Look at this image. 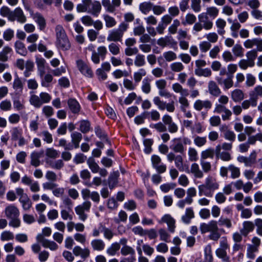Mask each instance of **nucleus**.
I'll list each match as a JSON object with an SVG mask.
<instances>
[{"mask_svg":"<svg viewBox=\"0 0 262 262\" xmlns=\"http://www.w3.org/2000/svg\"><path fill=\"white\" fill-rule=\"evenodd\" d=\"M119 173L118 172H114L111 173L108 179V184L109 188L111 189H113L118 183V177Z\"/></svg>","mask_w":262,"mask_h":262,"instance_id":"c85d7f7f","label":"nucleus"},{"mask_svg":"<svg viewBox=\"0 0 262 262\" xmlns=\"http://www.w3.org/2000/svg\"><path fill=\"white\" fill-rule=\"evenodd\" d=\"M205 258L203 262H212L213 256L212 254L211 247L210 245H207L204 249Z\"/></svg>","mask_w":262,"mask_h":262,"instance_id":"c9c22d12","label":"nucleus"},{"mask_svg":"<svg viewBox=\"0 0 262 262\" xmlns=\"http://www.w3.org/2000/svg\"><path fill=\"white\" fill-rule=\"evenodd\" d=\"M120 249V245L118 243H114L111 245V246L108 247L107 249L106 252L109 255L111 256H115L117 252Z\"/></svg>","mask_w":262,"mask_h":262,"instance_id":"bb28decb","label":"nucleus"},{"mask_svg":"<svg viewBox=\"0 0 262 262\" xmlns=\"http://www.w3.org/2000/svg\"><path fill=\"white\" fill-rule=\"evenodd\" d=\"M128 28V25L124 22L121 23L117 29L109 31L106 37L108 42H120L122 40L124 34Z\"/></svg>","mask_w":262,"mask_h":262,"instance_id":"7ed1b4c3","label":"nucleus"},{"mask_svg":"<svg viewBox=\"0 0 262 262\" xmlns=\"http://www.w3.org/2000/svg\"><path fill=\"white\" fill-rule=\"evenodd\" d=\"M215 253L218 257L223 259L224 261H229V257L227 255L226 250L218 248L216 250Z\"/></svg>","mask_w":262,"mask_h":262,"instance_id":"bf43d9fd","label":"nucleus"},{"mask_svg":"<svg viewBox=\"0 0 262 262\" xmlns=\"http://www.w3.org/2000/svg\"><path fill=\"white\" fill-rule=\"evenodd\" d=\"M87 163L89 168L93 173L98 172L99 170V166L95 162L94 159L92 158H90L87 161Z\"/></svg>","mask_w":262,"mask_h":262,"instance_id":"a18cd8bd","label":"nucleus"},{"mask_svg":"<svg viewBox=\"0 0 262 262\" xmlns=\"http://www.w3.org/2000/svg\"><path fill=\"white\" fill-rule=\"evenodd\" d=\"M153 102L160 110L166 109L169 112H173L174 111L175 108L173 101L167 103L166 102L162 101L159 97L156 96L154 98Z\"/></svg>","mask_w":262,"mask_h":262,"instance_id":"423d86ee","label":"nucleus"},{"mask_svg":"<svg viewBox=\"0 0 262 262\" xmlns=\"http://www.w3.org/2000/svg\"><path fill=\"white\" fill-rule=\"evenodd\" d=\"M5 216L9 219L15 217H19V211L18 209L13 205H9L5 210Z\"/></svg>","mask_w":262,"mask_h":262,"instance_id":"f8f14e48","label":"nucleus"},{"mask_svg":"<svg viewBox=\"0 0 262 262\" xmlns=\"http://www.w3.org/2000/svg\"><path fill=\"white\" fill-rule=\"evenodd\" d=\"M214 155V150L212 148H209L205 150H204L201 153V160H205L207 158L212 159Z\"/></svg>","mask_w":262,"mask_h":262,"instance_id":"4d7b16f0","label":"nucleus"},{"mask_svg":"<svg viewBox=\"0 0 262 262\" xmlns=\"http://www.w3.org/2000/svg\"><path fill=\"white\" fill-rule=\"evenodd\" d=\"M257 53L255 49L252 50L247 52L246 57H247V60L251 62V66H254V60L257 57Z\"/></svg>","mask_w":262,"mask_h":262,"instance_id":"13d9d810","label":"nucleus"},{"mask_svg":"<svg viewBox=\"0 0 262 262\" xmlns=\"http://www.w3.org/2000/svg\"><path fill=\"white\" fill-rule=\"evenodd\" d=\"M256 152L254 150L248 157H247V167H251L256 162Z\"/></svg>","mask_w":262,"mask_h":262,"instance_id":"69168bd1","label":"nucleus"},{"mask_svg":"<svg viewBox=\"0 0 262 262\" xmlns=\"http://www.w3.org/2000/svg\"><path fill=\"white\" fill-rule=\"evenodd\" d=\"M254 228V224L250 221H245L243 223V228L240 230L244 236H247Z\"/></svg>","mask_w":262,"mask_h":262,"instance_id":"393cba45","label":"nucleus"},{"mask_svg":"<svg viewBox=\"0 0 262 262\" xmlns=\"http://www.w3.org/2000/svg\"><path fill=\"white\" fill-rule=\"evenodd\" d=\"M14 47L15 52L17 54L23 56H26L27 55V50L26 48L25 44L21 41L16 40L14 42Z\"/></svg>","mask_w":262,"mask_h":262,"instance_id":"f3484780","label":"nucleus"},{"mask_svg":"<svg viewBox=\"0 0 262 262\" xmlns=\"http://www.w3.org/2000/svg\"><path fill=\"white\" fill-rule=\"evenodd\" d=\"M100 229L101 232L103 233L104 237L106 239L108 240H111L113 238L114 236V233L111 229L106 228L104 225L103 226V227H101Z\"/></svg>","mask_w":262,"mask_h":262,"instance_id":"052dcab7","label":"nucleus"},{"mask_svg":"<svg viewBox=\"0 0 262 262\" xmlns=\"http://www.w3.org/2000/svg\"><path fill=\"white\" fill-rule=\"evenodd\" d=\"M146 63L145 56L141 54H137L134 60V64L137 67H141Z\"/></svg>","mask_w":262,"mask_h":262,"instance_id":"e433bc0d","label":"nucleus"},{"mask_svg":"<svg viewBox=\"0 0 262 262\" xmlns=\"http://www.w3.org/2000/svg\"><path fill=\"white\" fill-rule=\"evenodd\" d=\"M196 20V17L195 16L191 13H188L187 14L185 18L183 19L182 21V24L184 25H192L193 24Z\"/></svg>","mask_w":262,"mask_h":262,"instance_id":"8fccbe9b","label":"nucleus"},{"mask_svg":"<svg viewBox=\"0 0 262 262\" xmlns=\"http://www.w3.org/2000/svg\"><path fill=\"white\" fill-rule=\"evenodd\" d=\"M77 66L80 72L84 76L92 78L93 76V71L90 67H89L82 60L77 61Z\"/></svg>","mask_w":262,"mask_h":262,"instance_id":"1a4fd4ad","label":"nucleus"},{"mask_svg":"<svg viewBox=\"0 0 262 262\" xmlns=\"http://www.w3.org/2000/svg\"><path fill=\"white\" fill-rule=\"evenodd\" d=\"M194 217V212L193 210L189 208H187L184 215L182 217L183 221L186 223L188 224L190 223L191 219Z\"/></svg>","mask_w":262,"mask_h":262,"instance_id":"c03bdc74","label":"nucleus"},{"mask_svg":"<svg viewBox=\"0 0 262 262\" xmlns=\"http://www.w3.org/2000/svg\"><path fill=\"white\" fill-rule=\"evenodd\" d=\"M47 163L49 164L50 167L56 170L61 169L64 165L63 161L61 159L56 161H48Z\"/></svg>","mask_w":262,"mask_h":262,"instance_id":"72a5a7b5","label":"nucleus"},{"mask_svg":"<svg viewBox=\"0 0 262 262\" xmlns=\"http://www.w3.org/2000/svg\"><path fill=\"white\" fill-rule=\"evenodd\" d=\"M219 12V9L215 7H208L206 9V13H202L198 15L199 21L194 25L193 30L198 32L202 31L203 28L207 30L211 29L213 27V23L209 20L207 15L215 18L218 15Z\"/></svg>","mask_w":262,"mask_h":262,"instance_id":"f257e3e1","label":"nucleus"},{"mask_svg":"<svg viewBox=\"0 0 262 262\" xmlns=\"http://www.w3.org/2000/svg\"><path fill=\"white\" fill-rule=\"evenodd\" d=\"M173 39L171 36H165L164 37H161L157 40V44L164 48L169 45L173 43Z\"/></svg>","mask_w":262,"mask_h":262,"instance_id":"473e14b6","label":"nucleus"},{"mask_svg":"<svg viewBox=\"0 0 262 262\" xmlns=\"http://www.w3.org/2000/svg\"><path fill=\"white\" fill-rule=\"evenodd\" d=\"M24 84L21 78L16 74L12 83V88L16 94H20L24 89Z\"/></svg>","mask_w":262,"mask_h":262,"instance_id":"ddd939ff","label":"nucleus"},{"mask_svg":"<svg viewBox=\"0 0 262 262\" xmlns=\"http://www.w3.org/2000/svg\"><path fill=\"white\" fill-rule=\"evenodd\" d=\"M232 52L236 57H242L244 54V49L241 45L236 44L232 48Z\"/></svg>","mask_w":262,"mask_h":262,"instance_id":"0e129e2a","label":"nucleus"},{"mask_svg":"<svg viewBox=\"0 0 262 262\" xmlns=\"http://www.w3.org/2000/svg\"><path fill=\"white\" fill-rule=\"evenodd\" d=\"M217 224L220 226H225L227 228L232 227V222L230 219L224 217L223 216H221L217 222Z\"/></svg>","mask_w":262,"mask_h":262,"instance_id":"4c0bfd02","label":"nucleus"},{"mask_svg":"<svg viewBox=\"0 0 262 262\" xmlns=\"http://www.w3.org/2000/svg\"><path fill=\"white\" fill-rule=\"evenodd\" d=\"M190 171L196 178H202L203 177V172L200 170L199 166L197 163H194L191 165Z\"/></svg>","mask_w":262,"mask_h":262,"instance_id":"7c9ffc66","label":"nucleus"},{"mask_svg":"<svg viewBox=\"0 0 262 262\" xmlns=\"http://www.w3.org/2000/svg\"><path fill=\"white\" fill-rule=\"evenodd\" d=\"M41 84L43 87L48 88L50 86V83L52 81L53 78L50 74H47L40 78Z\"/></svg>","mask_w":262,"mask_h":262,"instance_id":"ea45409f","label":"nucleus"},{"mask_svg":"<svg viewBox=\"0 0 262 262\" xmlns=\"http://www.w3.org/2000/svg\"><path fill=\"white\" fill-rule=\"evenodd\" d=\"M219 187V184L215 179L209 176L206 178L205 183L199 186V194L200 196L211 197L212 196V192Z\"/></svg>","mask_w":262,"mask_h":262,"instance_id":"f03ea898","label":"nucleus"},{"mask_svg":"<svg viewBox=\"0 0 262 262\" xmlns=\"http://www.w3.org/2000/svg\"><path fill=\"white\" fill-rule=\"evenodd\" d=\"M91 207V203L86 201L82 204L75 207V210L76 214L79 216L80 220L84 222L88 218V214L85 212H89Z\"/></svg>","mask_w":262,"mask_h":262,"instance_id":"39448f33","label":"nucleus"},{"mask_svg":"<svg viewBox=\"0 0 262 262\" xmlns=\"http://www.w3.org/2000/svg\"><path fill=\"white\" fill-rule=\"evenodd\" d=\"M146 75V71L144 69H140L134 73V79L136 83H139L142 77Z\"/></svg>","mask_w":262,"mask_h":262,"instance_id":"79ce46f5","label":"nucleus"},{"mask_svg":"<svg viewBox=\"0 0 262 262\" xmlns=\"http://www.w3.org/2000/svg\"><path fill=\"white\" fill-rule=\"evenodd\" d=\"M102 5L105 9V10L107 12L114 13L116 10L112 6V2L110 0H102Z\"/></svg>","mask_w":262,"mask_h":262,"instance_id":"680f3d73","label":"nucleus"},{"mask_svg":"<svg viewBox=\"0 0 262 262\" xmlns=\"http://www.w3.org/2000/svg\"><path fill=\"white\" fill-rule=\"evenodd\" d=\"M12 11L8 7L4 6L0 9V14L3 17H7L8 19L10 21Z\"/></svg>","mask_w":262,"mask_h":262,"instance_id":"864d4df0","label":"nucleus"},{"mask_svg":"<svg viewBox=\"0 0 262 262\" xmlns=\"http://www.w3.org/2000/svg\"><path fill=\"white\" fill-rule=\"evenodd\" d=\"M231 97L234 102H239L244 99V93L240 89H235L231 92Z\"/></svg>","mask_w":262,"mask_h":262,"instance_id":"5701e85b","label":"nucleus"},{"mask_svg":"<svg viewBox=\"0 0 262 262\" xmlns=\"http://www.w3.org/2000/svg\"><path fill=\"white\" fill-rule=\"evenodd\" d=\"M15 20L20 24H24L27 21V17L20 7H17L12 11L11 17L10 18V21Z\"/></svg>","mask_w":262,"mask_h":262,"instance_id":"6e6552de","label":"nucleus"},{"mask_svg":"<svg viewBox=\"0 0 262 262\" xmlns=\"http://www.w3.org/2000/svg\"><path fill=\"white\" fill-rule=\"evenodd\" d=\"M249 95L252 98L255 99L257 102L258 97H262V86L260 85L256 86L253 91L250 92Z\"/></svg>","mask_w":262,"mask_h":262,"instance_id":"2f4dec72","label":"nucleus"},{"mask_svg":"<svg viewBox=\"0 0 262 262\" xmlns=\"http://www.w3.org/2000/svg\"><path fill=\"white\" fill-rule=\"evenodd\" d=\"M31 16L34 21L38 25L39 29L40 30H43L46 26V20L43 16L38 12L31 14Z\"/></svg>","mask_w":262,"mask_h":262,"instance_id":"2eb2a0df","label":"nucleus"},{"mask_svg":"<svg viewBox=\"0 0 262 262\" xmlns=\"http://www.w3.org/2000/svg\"><path fill=\"white\" fill-rule=\"evenodd\" d=\"M69 109L73 114H78L80 111V105L79 102L74 98H70L68 100Z\"/></svg>","mask_w":262,"mask_h":262,"instance_id":"a211bd4d","label":"nucleus"},{"mask_svg":"<svg viewBox=\"0 0 262 262\" xmlns=\"http://www.w3.org/2000/svg\"><path fill=\"white\" fill-rule=\"evenodd\" d=\"M55 32L56 39L67 36L64 29L61 25H58L56 26L55 28Z\"/></svg>","mask_w":262,"mask_h":262,"instance_id":"e2e57ef3","label":"nucleus"},{"mask_svg":"<svg viewBox=\"0 0 262 262\" xmlns=\"http://www.w3.org/2000/svg\"><path fill=\"white\" fill-rule=\"evenodd\" d=\"M91 246L94 251H101L104 249L105 244L101 239H94L91 241Z\"/></svg>","mask_w":262,"mask_h":262,"instance_id":"aec40b11","label":"nucleus"},{"mask_svg":"<svg viewBox=\"0 0 262 262\" xmlns=\"http://www.w3.org/2000/svg\"><path fill=\"white\" fill-rule=\"evenodd\" d=\"M91 128L90 122L88 120H81L80 121L79 130L82 133H86L88 132Z\"/></svg>","mask_w":262,"mask_h":262,"instance_id":"09e8293b","label":"nucleus"},{"mask_svg":"<svg viewBox=\"0 0 262 262\" xmlns=\"http://www.w3.org/2000/svg\"><path fill=\"white\" fill-rule=\"evenodd\" d=\"M39 136L42 138V140L47 143L50 144L53 142V137L51 133L47 130L41 132Z\"/></svg>","mask_w":262,"mask_h":262,"instance_id":"de8ad7c7","label":"nucleus"},{"mask_svg":"<svg viewBox=\"0 0 262 262\" xmlns=\"http://www.w3.org/2000/svg\"><path fill=\"white\" fill-rule=\"evenodd\" d=\"M255 107L257 105L256 99L250 97L249 100L244 101L242 103V107L245 110L248 109L250 106Z\"/></svg>","mask_w":262,"mask_h":262,"instance_id":"5fc2aeb1","label":"nucleus"},{"mask_svg":"<svg viewBox=\"0 0 262 262\" xmlns=\"http://www.w3.org/2000/svg\"><path fill=\"white\" fill-rule=\"evenodd\" d=\"M212 105L211 102L209 100H202L198 99L194 102L193 107L195 110L201 111L203 109L208 110L211 108Z\"/></svg>","mask_w":262,"mask_h":262,"instance_id":"9d476101","label":"nucleus"},{"mask_svg":"<svg viewBox=\"0 0 262 262\" xmlns=\"http://www.w3.org/2000/svg\"><path fill=\"white\" fill-rule=\"evenodd\" d=\"M215 25L218 29L217 33L219 34L223 35L225 33L224 28L226 26V21L222 18H218L215 21Z\"/></svg>","mask_w":262,"mask_h":262,"instance_id":"c756f323","label":"nucleus"},{"mask_svg":"<svg viewBox=\"0 0 262 262\" xmlns=\"http://www.w3.org/2000/svg\"><path fill=\"white\" fill-rule=\"evenodd\" d=\"M71 143L74 145V148L79 147V143L82 140V135L80 133L74 132L71 135Z\"/></svg>","mask_w":262,"mask_h":262,"instance_id":"b1692460","label":"nucleus"},{"mask_svg":"<svg viewBox=\"0 0 262 262\" xmlns=\"http://www.w3.org/2000/svg\"><path fill=\"white\" fill-rule=\"evenodd\" d=\"M56 45L58 49L63 51L68 50L71 47V44L67 36L56 39Z\"/></svg>","mask_w":262,"mask_h":262,"instance_id":"4468645a","label":"nucleus"},{"mask_svg":"<svg viewBox=\"0 0 262 262\" xmlns=\"http://www.w3.org/2000/svg\"><path fill=\"white\" fill-rule=\"evenodd\" d=\"M29 102L30 104L36 108L40 107L42 104L39 96L35 94L30 96Z\"/></svg>","mask_w":262,"mask_h":262,"instance_id":"58836bf2","label":"nucleus"},{"mask_svg":"<svg viewBox=\"0 0 262 262\" xmlns=\"http://www.w3.org/2000/svg\"><path fill=\"white\" fill-rule=\"evenodd\" d=\"M229 171L231 172V177L232 179H235L239 177L241 172L238 167L231 164L229 166Z\"/></svg>","mask_w":262,"mask_h":262,"instance_id":"37998d69","label":"nucleus"},{"mask_svg":"<svg viewBox=\"0 0 262 262\" xmlns=\"http://www.w3.org/2000/svg\"><path fill=\"white\" fill-rule=\"evenodd\" d=\"M42 153V152L38 151H33L31 153L30 155L31 164L32 166L37 167L40 165V158H41Z\"/></svg>","mask_w":262,"mask_h":262,"instance_id":"412c9836","label":"nucleus"},{"mask_svg":"<svg viewBox=\"0 0 262 262\" xmlns=\"http://www.w3.org/2000/svg\"><path fill=\"white\" fill-rule=\"evenodd\" d=\"M208 90L209 93L215 97L219 96L221 93L220 89L219 88L216 83L213 81H210L209 82Z\"/></svg>","mask_w":262,"mask_h":262,"instance_id":"4be33fe9","label":"nucleus"},{"mask_svg":"<svg viewBox=\"0 0 262 262\" xmlns=\"http://www.w3.org/2000/svg\"><path fill=\"white\" fill-rule=\"evenodd\" d=\"M258 141L262 142V133H258L255 135L248 137L247 141L239 145V149L241 152H247L250 148V145H254Z\"/></svg>","mask_w":262,"mask_h":262,"instance_id":"20e7f679","label":"nucleus"},{"mask_svg":"<svg viewBox=\"0 0 262 262\" xmlns=\"http://www.w3.org/2000/svg\"><path fill=\"white\" fill-rule=\"evenodd\" d=\"M11 140L16 141L22 136V130L17 127H13L11 130Z\"/></svg>","mask_w":262,"mask_h":262,"instance_id":"6e6d98bb","label":"nucleus"},{"mask_svg":"<svg viewBox=\"0 0 262 262\" xmlns=\"http://www.w3.org/2000/svg\"><path fill=\"white\" fill-rule=\"evenodd\" d=\"M46 155L47 157L53 159H56L59 156V152L53 148H47Z\"/></svg>","mask_w":262,"mask_h":262,"instance_id":"338daca9","label":"nucleus"},{"mask_svg":"<svg viewBox=\"0 0 262 262\" xmlns=\"http://www.w3.org/2000/svg\"><path fill=\"white\" fill-rule=\"evenodd\" d=\"M103 18L105 21V27L107 28H113L117 24L115 19L108 14L103 15Z\"/></svg>","mask_w":262,"mask_h":262,"instance_id":"cd10ccee","label":"nucleus"},{"mask_svg":"<svg viewBox=\"0 0 262 262\" xmlns=\"http://www.w3.org/2000/svg\"><path fill=\"white\" fill-rule=\"evenodd\" d=\"M194 72L199 76L209 77L211 75V71L209 68H196Z\"/></svg>","mask_w":262,"mask_h":262,"instance_id":"a19ab883","label":"nucleus"},{"mask_svg":"<svg viewBox=\"0 0 262 262\" xmlns=\"http://www.w3.org/2000/svg\"><path fill=\"white\" fill-rule=\"evenodd\" d=\"M165 223L167 224L168 229L170 232H173L175 228V221L174 220L169 214H166L164 215L161 220L159 221V223Z\"/></svg>","mask_w":262,"mask_h":262,"instance_id":"dca6fc26","label":"nucleus"},{"mask_svg":"<svg viewBox=\"0 0 262 262\" xmlns=\"http://www.w3.org/2000/svg\"><path fill=\"white\" fill-rule=\"evenodd\" d=\"M150 80L148 78H144L142 83V90L145 94H148L151 90Z\"/></svg>","mask_w":262,"mask_h":262,"instance_id":"3c124183","label":"nucleus"},{"mask_svg":"<svg viewBox=\"0 0 262 262\" xmlns=\"http://www.w3.org/2000/svg\"><path fill=\"white\" fill-rule=\"evenodd\" d=\"M257 251V248L252 245H249L248 246L247 250V257L251 259H253L255 257V252Z\"/></svg>","mask_w":262,"mask_h":262,"instance_id":"603ef678","label":"nucleus"},{"mask_svg":"<svg viewBox=\"0 0 262 262\" xmlns=\"http://www.w3.org/2000/svg\"><path fill=\"white\" fill-rule=\"evenodd\" d=\"M121 254L123 256L130 255L129 257L124 258L121 260L125 262H135L136 260L135 257V251L130 246H123L121 249Z\"/></svg>","mask_w":262,"mask_h":262,"instance_id":"0eeeda50","label":"nucleus"},{"mask_svg":"<svg viewBox=\"0 0 262 262\" xmlns=\"http://www.w3.org/2000/svg\"><path fill=\"white\" fill-rule=\"evenodd\" d=\"M12 52V49L9 46H5L2 51L0 52V61H7L8 59V55Z\"/></svg>","mask_w":262,"mask_h":262,"instance_id":"a878e982","label":"nucleus"},{"mask_svg":"<svg viewBox=\"0 0 262 262\" xmlns=\"http://www.w3.org/2000/svg\"><path fill=\"white\" fill-rule=\"evenodd\" d=\"M152 4L150 2H143L139 5V9L144 14L148 13L152 8Z\"/></svg>","mask_w":262,"mask_h":262,"instance_id":"f704fd0d","label":"nucleus"},{"mask_svg":"<svg viewBox=\"0 0 262 262\" xmlns=\"http://www.w3.org/2000/svg\"><path fill=\"white\" fill-rule=\"evenodd\" d=\"M217 227V221L212 220L207 224H201L200 229L201 233L203 234L208 232H211L214 230V229H216Z\"/></svg>","mask_w":262,"mask_h":262,"instance_id":"9b49d317","label":"nucleus"},{"mask_svg":"<svg viewBox=\"0 0 262 262\" xmlns=\"http://www.w3.org/2000/svg\"><path fill=\"white\" fill-rule=\"evenodd\" d=\"M101 5L99 1H94L91 5V8L88 10V12L93 15L97 16L101 11Z\"/></svg>","mask_w":262,"mask_h":262,"instance_id":"6ab92c4d","label":"nucleus"},{"mask_svg":"<svg viewBox=\"0 0 262 262\" xmlns=\"http://www.w3.org/2000/svg\"><path fill=\"white\" fill-rule=\"evenodd\" d=\"M109 51L113 55H117L120 54V49L118 44L115 42H111L108 46Z\"/></svg>","mask_w":262,"mask_h":262,"instance_id":"49530a36","label":"nucleus"},{"mask_svg":"<svg viewBox=\"0 0 262 262\" xmlns=\"http://www.w3.org/2000/svg\"><path fill=\"white\" fill-rule=\"evenodd\" d=\"M22 204L23 208L25 210H28L32 206V203L28 196L19 201Z\"/></svg>","mask_w":262,"mask_h":262,"instance_id":"774afa93","label":"nucleus"}]
</instances>
